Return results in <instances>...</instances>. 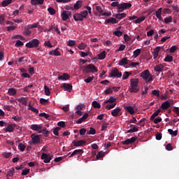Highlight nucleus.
Instances as JSON below:
<instances>
[{"instance_id":"nucleus-1","label":"nucleus","mask_w":179,"mask_h":179,"mask_svg":"<svg viewBox=\"0 0 179 179\" xmlns=\"http://www.w3.org/2000/svg\"><path fill=\"white\" fill-rule=\"evenodd\" d=\"M139 79L138 78H131L130 80V86L129 90L130 93H138L139 92Z\"/></svg>"},{"instance_id":"nucleus-2","label":"nucleus","mask_w":179,"mask_h":179,"mask_svg":"<svg viewBox=\"0 0 179 179\" xmlns=\"http://www.w3.org/2000/svg\"><path fill=\"white\" fill-rule=\"evenodd\" d=\"M83 73H94V72H97V68L96 66H94L93 64H87V66H83Z\"/></svg>"},{"instance_id":"nucleus-3","label":"nucleus","mask_w":179,"mask_h":179,"mask_svg":"<svg viewBox=\"0 0 179 179\" xmlns=\"http://www.w3.org/2000/svg\"><path fill=\"white\" fill-rule=\"evenodd\" d=\"M140 76L141 78H143L144 80H145V83H149L150 82H152V80H153V76H152L149 70L143 71L141 73Z\"/></svg>"},{"instance_id":"nucleus-4","label":"nucleus","mask_w":179,"mask_h":179,"mask_svg":"<svg viewBox=\"0 0 179 179\" xmlns=\"http://www.w3.org/2000/svg\"><path fill=\"white\" fill-rule=\"evenodd\" d=\"M39 45H40V41L38 39L35 38V39L30 41L27 43H26L25 46L27 48H36L38 47Z\"/></svg>"},{"instance_id":"nucleus-5","label":"nucleus","mask_w":179,"mask_h":179,"mask_svg":"<svg viewBox=\"0 0 179 179\" xmlns=\"http://www.w3.org/2000/svg\"><path fill=\"white\" fill-rule=\"evenodd\" d=\"M131 6L132 4H131V3H122L118 6L117 12L121 13V12H124L126 9H129Z\"/></svg>"},{"instance_id":"nucleus-6","label":"nucleus","mask_w":179,"mask_h":179,"mask_svg":"<svg viewBox=\"0 0 179 179\" xmlns=\"http://www.w3.org/2000/svg\"><path fill=\"white\" fill-rule=\"evenodd\" d=\"M110 78H121L122 76V73L118 71V69L115 68L114 70L111 71L110 73Z\"/></svg>"},{"instance_id":"nucleus-7","label":"nucleus","mask_w":179,"mask_h":179,"mask_svg":"<svg viewBox=\"0 0 179 179\" xmlns=\"http://www.w3.org/2000/svg\"><path fill=\"white\" fill-rule=\"evenodd\" d=\"M41 159L43 160L44 163H50V162H51L52 159V155L43 152L41 157Z\"/></svg>"},{"instance_id":"nucleus-8","label":"nucleus","mask_w":179,"mask_h":179,"mask_svg":"<svg viewBox=\"0 0 179 179\" xmlns=\"http://www.w3.org/2000/svg\"><path fill=\"white\" fill-rule=\"evenodd\" d=\"M62 16V20H64V22H66V20H67L68 19H69V16L71 17L72 16V12L71 11H66V10H63V12L61 14Z\"/></svg>"},{"instance_id":"nucleus-9","label":"nucleus","mask_w":179,"mask_h":179,"mask_svg":"<svg viewBox=\"0 0 179 179\" xmlns=\"http://www.w3.org/2000/svg\"><path fill=\"white\" fill-rule=\"evenodd\" d=\"M108 103H111V104L117 103V98H115L114 96H110L108 99L105 100L103 102L102 106H106V104H108Z\"/></svg>"},{"instance_id":"nucleus-10","label":"nucleus","mask_w":179,"mask_h":179,"mask_svg":"<svg viewBox=\"0 0 179 179\" xmlns=\"http://www.w3.org/2000/svg\"><path fill=\"white\" fill-rule=\"evenodd\" d=\"M30 129H32V131H36L40 134V131L43 129V125L41 124H31L30 127Z\"/></svg>"},{"instance_id":"nucleus-11","label":"nucleus","mask_w":179,"mask_h":179,"mask_svg":"<svg viewBox=\"0 0 179 179\" xmlns=\"http://www.w3.org/2000/svg\"><path fill=\"white\" fill-rule=\"evenodd\" d=\"M72 143L73 144V146H76V148H78L79 146H83V145H85L86 141L85 140H79L78 141H73Z\"/></svg>"},{"instance_id":"nucleus-12","label":"nucleus","mask_w":179,"mask_h":179,"mask_svg":"<svg viewBox=\"0 0 179 179\" xmlns=\"http://www.w3.org/2000/svg\"><path fill=\"white\" fill-rule=\"evenodd\" d=\"M31 138L32 139V143L34 145H37V143H40V136L38 135L31 134Z\"/></svg>"},{"instance_id":"nucleus-13","label":"nucleus","mask_w":179,"mask_h":179,"mask_svg":"<svg viewBox=\"0 0 179 179\" xmlns=\"http://www.w3.org/2000/svg\"><path fill=\"white\" fill-rule=\"evenodd\" d=\"M136 141V137H131V138H128L124 141H122L123 145H131Z\"/></svg>"},{"instance_id":"nucleus-14","label":"nucleus","mask_w":179,"mask_h":179,"mask_svg":"<svg viewBox=\"0 0 179 179\" xmlns=\"http://www.w3.org/2000/svg\"><path fill=\"white\" fill-rule=\"evenodd\" d=\"M128 64H129V60L127 57H124L119 61L118 65L125 66V65H128Z\"/></svg>"},{"instance_id":"nucleus-15","label":"nucleus","mask_w":179,"mask_h":179,"mask_svg":"<svg viewBox=\"0 0 179 179\" xmlns=\"http://www.w3.org/2000/svg\"><path fill=\"white\" fill-rule=\"evenodd\" d=\"M164 69V66H163V64H159L155 66L154 71L155 72H158V73H160V72H163Z\"/></svg>"},{"instance_id":"nucleus-16","label":"nucleus","mask_w":179,"mask_h":179,"mask_svg":"<svg viewBox=\"0 0 179 179\" xmlns=\"http://www.w3.org/2000/svg\"><path fill=\"white\" fill-rule=\"evenodd\" d=\"M71 76L69 74L64 73L63 75L58 76V80H68Z\"/></svg>"},{"instance_id":"nucleus-17","label":"nucleus","mask_w":179,"mask_h":179,"mask_svg":"<svg viewBox=\"0 0 179 179\" xmlns=\"http://www.w3.org/2000/svg\"><path fill=\"white\" fill-rule=\"evenodd\" d=\"M162 12H163V8H159L155 11V15L159 20H163V17H162Z\"/></svg>"},{"instance_id":"nucleus-18","label":"nucleus","mask_w":179,"mask_h":179,"mask_svg":"<svg viewBox=\"0 0 179 179\" xmlns=\"http://www.w3.org/2000/svg\"><path fill=\"white\" fill-rule=\"evenodd\" d=\"M88 117H89V114L85 113L82 117L79 118L76 121V124H82V122H83V121H85V120H87Z\"/></svg>"},{"instance_id":"nucleus-19","label":"nucleus","mask_w":179,"mask_h":179,"mask_svg":"<svg viewBox=\"0 0 179 179\" xmlns=\"http://www.w3.org/2000/svg\"><path fill=\"white\" fill-rule=\"evenodd\" d=\"M120 113H121V108L119 107L115 108L111 111L113 117H118V114H120Z\"/></svg>"},{"instance_id":"nucleus-20","label":"nucleus","mask_w":179,"mask_h":179,"mask_svg":"<svg viewBox=\"0 0 179 179\" xmlns=\"http://www.w3.org/2000/svg\"><path fill=\"white\" fill-rule=\"evenodd\" d=\"M171 106V104L170 103V101H166L162 103L161 108H162V110H167L168 108H170Z\"/></svg>"},{"instance_id":"nucleus-21","label":"nucleus","mask_w":179,"mask_h":179,"mask_svg":"<svg viewBox=\"0 0 179 179\" xmlns=\"http://www.w3.org/2000/svg\"><path fill=\"white\" fill-rule=\"evenodd\" d=\"M73 19L75 22H82L84 18H83L82 15L80 13H76L73 15Z\"/></svg>"},{"instance_id":"nucleus-22","label":"nucleus","mask_w":179,"mask_h":179,"mask_svg":"<svg viewBox=\"0 0 179 179\" xmlns=\"http://www.w3.org/2000/svg\"><path fill=\"white\" fill-rule=\"evenodd\" d=\"M124 110L126 111H127V113H129V114H131V115H133V114H135V110L131 106H124Z\"/></svg>"},{"instance_id":"nucleus-23","label":"nucleus","mask_w":179,"mask_h":179,"mask_svg":"<svg viewBox=\"0 0 179 179\" xmlns=\"http://www.w3.org/2000/svg\"><path fill=\"white\" fill-rule=\"evenodd\" d=\"M49 55H54V57H60L61 52H59V51H58V48H57L56 50L50 51Z\"/></svg>"},{"instance_id":"nucleus-24","label":"nucleus","mask_w":179,"mask_h":179,"mask_svg":"<svg viewBox=\"0 0 179 179\" xmlns=\"http://www.w3.org/2000/svg\"><path fill=\"white\" fill-rule=\"evenodd\" d=\"M161 48L160 46H157L155 49V51L152 52V55L154 57V59H156L157 57H159V52H160Z\"/></svg>"},{"instance_id":"nucleus-25","label":"nucleus","mask_w":179,"mask_h":179,"mask_svg":"<svg viewBox=\"0 0 179 179\" xmlns=\"http://www.w3.org/2000/svg\"><path fill=\"white\" fill-rule=\"evenodd\" d=\"M44 3V0H31V4L34 6L36 5H43Z\"/></svg>"},{"instance_id":"nucleus-26","label":"nucleus","mask_w":179,"mask_h":179,"mask_svg":"<svg viewBox=\"0 0 179 179\" xmlns=\"http://www.w3.org/2000/svg\"><path fill=\"white\" fill-rule=\"evenodd\" d=\"M107 23H112V24H115L118 23V21H117V19H115L114 17H110V18L106 20L105 24H107Z\"/></svg>"},{"instance_id":"nucleus-27","label":"nucleus","mask_w":179,"mask_h":179,"mask_svg":"<svg viewBox=\"0 0 179 179\" xmlns=\"http://www.w3.org/2000/svg\"><path fill=\"white\" fill-rule=\"evenodd\" d=\"M115 17L116 19H119V20H122V19H124V17H127V13H122L115 14Z\"/></svg>"},{"instance_id":"nucleus-28","label":"nucleus","mask_w":179,"mask_h":179,"mask_svg":"<svg viewBox=\"0 0 179 179\" xmlns=\"http://www.w3.org/2000/svg\"><path fill=\"white\" fill-rule=\"evenodd\" d=\"M17 91L15 88H9L8 90V94L9 96H16Z\"/></svg>"},{"instance_id":"nucleus-29","label":"nucleus","mask_w":179,"mask_h":179,"mask_svg":"<svg viewBox=\"0 0 179 179\" xmlns=\"http://www.w3.org/2000/svg\"><path fill=\"white\" fill-rule=\"evenodd\" d=\"M63 87L64 89V90L66 92H71L72 90V85L71 84H66V83H64L63 85Z\"/></svg>"},{"instance_id":"nucleus-30","label":"nucleus","mask_w":179,"mask_h":179,"mask_svg":"<svg viewBox=\"0 0 179 179\" xmlns=\"http://www.w3.org/2000/svg\"><path fill=\"white\" fill-rule=\"evenodd\" d=\"M39 134H43L45 136H48V134H50V131L47 130V127H42V129L39 131Z\"/></svg>"},{"instance_id":"nucleus-31","label":"nucleus","mask_w":179,"mask_h":179,"mask_svg":"<svg viewBox=\"0 0 179 179\" xmlns=\"http://www.w3.org/2000/svg\"><path fill=\"white\" fill-rule=\"evenodd\" d=\"M13 0H3L2 2H1V6L5 8L6 6H8V5H10L12 3V1Z\"/></svg>"},{"instance_id":"nucleus-32","label":"nucleus","mask_w":179,"mask_h":179,"mask_svg":"<svg viewBox=\"0 0 179 179\" xmlns=\"http://www.w3.org/2000/svg\"><path fill=\"white\" fill-rule=\"evenodd\" d=\"M82 8V1L78 0L76 3L74 4L73 8L76 10L80 9Z\"/></svg>"},{"instance_id":"nucleus-33","label":"nucleus","mask_w":179,"mask_h":179,"mask_svg":"<svg viewBox=\"0 0 179 179\" xmlns=\"http://www.w3.org/2000/svg\"><path fill=\"white\" fill-rule=\"evenodd\" d=\"M15 131V126L13 124H8L6 128V132H13Z\"/></svg>"},{"instance_id":"nucleus-34","label":"nucleus","mask_w":179,"mask_h":179,"mask_svg":"<svg viewBox=\"0 0 179 179\" xmlns=\"http://www.w3.org/2000/svg\"><path fill=\"white\" fill-rule=\"evenodd\" d=\"M130 75H132V72L125 71V72L123 73L122 80H127V79H128V78H129V76H130Z\"/></svg>"},{"instance_id":"nucleus-35","label":"nucleus","mask_w":179,"mask_h":179,"mask_svg":"<svg viewBox=\"0 0 179 179\" xmlns=\"http://www.w3.org/2000/svg\"><path fill=\"white\" fill-rule=\"evenodd\" d=\"M18 101L20 103H22V104H24V106L27 104V99L23 96L19 98Z\"/></svg>"},{"instance_id":"nucleus-36","label":"nucleus","mask_w":179,"mask_h":179,"mask_svg":"<svg viewBox=\"0 0 179 179\" xmlns=\"http://www.w3.org/2000/svg\"><path fill=\"white\" fill-rule=\"evenodd\" d=\"M162 110L160 109H158L157 111H155L150 117V120L153 121V120H155V117H157V115H159V113L161 112Z\"/></svg>"},{"instance_id":"nucleus-37","label":"nucleus","mask_w":179,"mask_h":179,"mask_svg":"<svg viewBox=\"0 0 179 179\" xmlns=\"http://www.w3.org/2000/svg\"><path fill=\"white\" fill-rule=\"evenodd\" d=\"M145 19H146V17L145 16H141L138 18H137L135 21L134 23L138 24V23H142V22H143L145 20Z\"/></svg>"},{"instance_id":"nucleus-38","label":"nucleus","mask_w":179,"mask_h":179,"mask_svg":"<svg viewBox=\"0 0 179 179\" xmlns=\"http://www.w3.org/2000/svg\"><path fill=\"white\" fill-rule=\"evenodd\" d=\"M78 153H83V150H75L73 153L70 155V157H73V156H75V155H78Z\"/></svg>"},{"instance_id":"nucleus-39","label":"nucleus","mask_w":179,"mask_h":179,"mask_svg":"<svg viewBox=\"0 0 179 179\" xmlns=\"http://www.w3.org/2000/svg\"><path fill=\"white\" fill-rule=\"evenodd\" d=\"M92 106L94 107V108H101V105H100V103L99 102H97V101H94L92 102Z\"/></svg>"},{"instance_id":"nucleus-40","label":"nucleus","mask_w":179,"mask_h":179,"mask_svg":"<svg viewBox=\"0 0 179 179\" xmlns=\"http://www.w3.org/2000/svg\"><path fill=\"white\" fill-rule=\"evenodd\" d=\"M96 134V129L93 127H90V130L87 131V135H94Z\"/></svg>"},{"instance_id":"nucleus-41","label":"nucleus","mask_w":179,"mask_h":179,"mask_svg":"<svg viewBox=\"0 0 179 179\" xmlns=\"http://www.w3.org/2000/svg\"><path fill=\"white\" fill-rule=\"evenodd\" d=\"M59 131H61V127H57L56 128L54 129L53 130V134L54 135H55L56 136H59Z\"/></svg>"},{"instance_id":"nucleus-42","label":"nucleus","mask_w":179,"mask_h":179,"mask_svg":"<svg viewBox=\"0 0 179 179\" xmlns=\"http://www.w3.org/2000/svg\"><path fill=\"white\" fill-rule=\"evenodd\" d=\"M117 106V103H108L107 104L105 108L106 110H111V108H114Z\"/></svg>"},{"instance_id":"nucleus-43","label":"nucleus","mask_w":179,"mask_h":179,"mask_svg":"<svg viewBox=\"0 0 179 179\" xmlns=\"http://www.w3.org/2000/svg\"><path fill=\"white\" fill-rule=\"evenodd\" d=\"M168 132L170 135H173V136H177V135H178V131L177 130L173 131V129H168Z\"/></svg>"},{"instance_id":"nucleus-44","label":"nucleus","mask_w":179,"mask_h":179,"mask_svg":"<svg viewBox=\"0 0 179 179\" xmlns=\"http://www.w3.org/2000/svg\"><path fill=\"white\" fill-rule=\"evenodd\" d=\"M164 62H173V56L167 55L164 59Z\"/></svg>"},{"instance_id":"nucleus-45","label":"nucleus","mask_w":179,"mask_h":179,"mask_svg":"<svg viewBox=\"0 0 179 179\" xmlns=\"http://www.w3.org/2000/svg\"><path fill=\"white\" fill-rule=\"evenodd\" d=\"M29 110H30L31 111H33V113H35L36 114H38V109L33 107L31 105H29Z\"/></svg>"},{"instance_id":"nucleus-46","label":"nucleus","mask_w":179,"mask_h":179,"mask_svg":"<svg viewBox=\"0 0 179 179\" xmlns=\"http://www.w3.org/2000/svg\"><path fill=\"white\" fill-rule=\"evenodd\" d=\"M80 15H81V16L83 17V19H86V17H87V15H89V13L87 12V10H83L80 13Z\"/></svg>"},{"instance_id":"nucleus-47","label":"nucleus","mask_w":179,"mask_h":179,"mask_svg":"<svg viewBox=\"0 0 179 179\" xmlns=\"http://www.w3.org/2000/svg\"><path fill=\"white\" fill-rule=\"evenodd\" d=\"M13 174H15V169H11L7 172V177H13Z\"/></svg>"},{"instance_id":"nucleus-48","label":"nucleus","mask_w":179,"mask_h":179,"mask_svg":"<svg viewBox=\"0 0 179 179\" xmlns=\"http://www.w3.org/2000/svg\"><path fill=\"white\" fill-rule=\"evenodd\" d=\"M171 22H173V17L169 16L164 18V23H166V24H169V23H171Z\"/></svg>"},{"instance_id":"nucleus-49","label":"nucleus","mask_w":179,"mask_h":179,"mask_svg":"<svg viewBox=\"0 0 179 179\" xmlns=\"http://www.w3.org/2000/svg\"><path fill=\"white\" fill-rule=\"evenodd\" d=\"M106 58V51L101 52L99 55H98V59H104Z\"/></svg>"},{"instance_id":"nucleus-50","label":"nucleus","mask_w":179,"mask_h":179,"mask_svg":"<svg viewBox=\"0 0 179 179\" xmlns=\"http://www.w3.org/2000/svg\"><path fill=\"white\" fill-rule=\"evenodd\" d=\"M67 45L69 47H73V46L76 45V41H75L73 40H69L67 43Z\"/></svg>"},{"instance_id":"nucleus-51","label":"nucleus","mask_w":179,"mask_h":179,"mask_svg":"<svg viewBox=\"0 0 179 179\" xmlns=\"http://www.w3.org/2000/svg\"><path fill=\"white\" fill-rule=\"evenodd\" d=\"M138 129L136 126H134L133 129H130L127 131V134H132L134 132H138Z\"/></svg>"},{"instance_id":"nucleus-52","label":"nucleus","mask_w":179,"mask_h":179,"mask_svg":"<svg viewBox=\"0 0 179 179\" xmlns=\"http://www.w3.org/2000/svg\"><path fill=\"white\" fill-rule=\"evenodd\" d=\"M44 90H45V94L46 96H50V94H51L50 88H48V87L47 85H44Z\"/></svg>"},{"instance_id":"nucleus-53","label":"nucleus","mask_w":179,"mask_h":179,"mask_svg":"<svg viewBox=\"0 0 179 179\" xmlns=\"http://www.w3.org/2000/svg\"><path fill=\"white\" fill-rule=\"evenodd\" d=\"M141 49H137V50H134V58H137L139 56V55L141 54Z\"/></svg>"},{"instance_id":"nucleus-54","label":"nucleus","mask_w":179,"mask_h":179,"mask_svg":"<svg viewBox=\"0 0 179 179\" xmlns=\"http://www.w3.org/2000/svg\"><path fill=\"white\" fill-rule=\"evenodd\" d=\"M18 148H19L20 152H24V149H26V145H24V144L20 143L18 145Z\"/></svg>"},{"instance_id":"nucleus-55","label":"nucleus","mask_w":179,"mask_h":179,"mask_svg":"<svg viewBox=\"0 0 179 179\" xmlns=\"http://www.w3.org/2000/svg\"><path fill=\"white\" fill-rule=\"evenodd\" d=\"M152 94H153V96H157V97H160V91L154 90L152 92Z\"/></svg>"},{"instance_id":"nucleus-56","label":"nucleus","mask_w":179,"mask_h":179,"mask_svg":"<svg viewBox=\"0 0 179 179\" xmlns=\"http://www.w3.org/2000/svg\"><path fill=\"white\" fill-rule=\"evenodd\" d=\"M18 62H20V64H22V62H27V57H20L18 59Z\"/></svg>"},{"instance_id":"nucleus-57","label":"nucleus","mask_w":179,"mask_h":179,"mask_svg":"<svg viewBox=\"0 0 179 179\" xmlns=\"http://www.w3.org/2000/svg\"><path fill=\"white\" fill-rule=\"evenodd\" d=\"M87 47V45L86 43H82L80 45H78V48L79 50H85V48Z\"/></svg>"},{"instance_id":"nucleus-58","label":"nucleus","mask_w":179,"mask_h":179,"mask_svg":"<svg viewBox=\"0 0 179 179\" xmlns=\"http://www.w3.org/2000/svg\"><path fill=\"white\" fill-rule=\"evenodd\" d=\"M93 79H94V76H90L87 78L85 79L84 82H85V83H90V82H92Z\"/></svg>"},{"instance_id":"nucleus-59","label":"nucleus","mask_w":179,"mask_h":179,"mask_svg":"<svg viewBox=\"0 0 179 179\" xmlns=\"http://www.w3.org/2000/svg\"><path fill=\"white\" fill-rule=\"evenodd\" d=\"M48 11L49 12L50 15H55V9L52 7H49L48 8Z\"/></svg>"},{"instance_id":"nucleus-60","label":"nucleus","mask_w":179,"mask_h":179,"mask_svg":"<svg viewBox=\"0 0 179 179\" xmlns=\"http://www.w3.org/2000/svg\"><path fill=\"white\" fill-rule=\"evenodd\" d=\"M103 157H104V152L100 151L96 155V159H103Z\"/></svg>"},{"instance_id":"nucleus-61","label":"nucleus","mask_w":179,"mask_h":179,"mask_svg":"<svg viewBox=\"0 0 179 179\" xmlns=\"http://www.w3.org/2000/svg\"><path fill=\"white\" fill-rule=\"evenodd\" d=\"M113 34L117 37H121V36H122V32L121 31L117 30L113 32Z\"/></svg>"},{"instance_id":"nucleus-62","label":"nucleus","mask_w":179,"mask_h":179,"mask_svg":"<svg viewBox=\"0 0 179 179\" xmlns=\"http://www.w3.org/2000/svg\"><path fill=\"white\" fill-rule=\"evenodd\" d=\"M39 117H43V118H45L47 120L50 118V115L45 113H42L39 114Z\"/></svg>"},{"instance_id":"nucleus-63","label":"nucleus","mask_w":179,"mask_h":179,"mask_svg":"<svg viewBox=\"0 0 179 179\" xmlns=\"http://www.w3.org/2000/svg\"><path fill=\"white\" fill-rule=\"evenodd\" d=\"M40 103H41V104H43V106H45V104L47 103H48V99H45L44 98H41L40 99Z\"/></svg>"},{"instance_id":"nucleus-64","label":"nucleus","mask_w":179,"mask_h":179,"mask_svg":"<svg viewBox=\"0 0 179 179\" xmlns=\"http://www.w3.org/2000/svg\"><path fill=\"white\" fill-rule=\"evenodd\" d=\"M23 42H22L20 40H17L15 44V47H22V45H23Z\"/></svg>"}]
</instances>
